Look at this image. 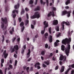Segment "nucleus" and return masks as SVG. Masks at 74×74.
I'll return each instance as SVG.
<instances>
[{
	"label": "nucleus",
	"instance_id": "obj_1",
	"mask_svg": "<svg viewBox=\"0 0 74 74\" xmlns=\"http://www.w3.org/2000/svg\"><path fill=\"white\" fill-rule=\"evenodd\" d=\"M71 49V45L70 44L68 45V47L65 48V53L67 56H69V53H70V50Z\"/></svg>",
	"mask_w": 74,
	"mask_h": 74
},
{
	"label": "nucleus",
	"instance_id": "obj_2",
	"mask_svg": "<svg viewBox=\"0 0 74 74\" xmlns=\"http://www.w3.org/2000/svg\"><path fill=\"white\" fill-rule=\"evenodd\" d=\"M44 25L45 26L44 27L43 30H42L41 31V34H44L45 32V28H47V27H48L49 26L48 23H47L46 21H45L44 22Z\"/></svg>",
	"mask_w": 74,
	"mask_h": 74
},
{
	"label": "nucleus",
	"instance_id": "obj_3",
	"mask_svg": "<svg viewBox=\"0 0 74 74\" xmlns=\"http://www.w3.org/2000/svg\"><path fill=\"white\" fill-rule=\"evenodd\" d=\"M40 17V14L38 12H36L34 13V15L31 16V18L32 19H34L36 18H39Z\"/></svg>",
	"mask_w": 74,
	"mask_h": 74
},
{
	"label": "nucleus",
	"instance_id": "obj_4",
	"mask_svg": "<svg viewBox=\"0 0 74 74\" xmlns=\"http://www.w3.org/2000/svg\"><path fill=\"white\" fill-rule=\"evenodd\" d=\"M71 38H70L69 40L67 38L65 39V40H63L62 41V43L64 44L65 45H66V44H68L69 43V41L71 42Z\"/></svg>",
	"mask_w": 74,
	"mask_h": 74
},
{
	"label": "nucleus",
	"instance_id": "obj_5",
	"mask_svg": "<svg viewBox=\"0 0 74 74\" xmlns=\"http://www.w3.org/2000/svg\"><path fill=\"white\" fill-rule=\"evenodd\" d=\"M66 58L65 56H64L62 54H61L59 58L60 61H62L63 60V62H65L66 61Z\"/></svg>",
	"mask_w": 74,
	"mask_h": 74
},
{
	"label": "nucleus",
	"instance_id": "obj_6",
	"mask_svg": "<svg viewBox=\"0 0 74 74\" xmlns=\"http://www.w3.org/2000/svg\"><path fill=\"white\" fill-rule=\"evenodd\" d=\"M40 65V63L39 62L36 63L34 65V67L35 68H37L38 69H41V67L39 66Z\"/></svg>",
	"mask_w": 74,
	"mask_h": 74
},
{
	"label": "nucleus",
	"instance_id": "obj_7",
	"mask_svg": "<svg viewBox=\"0 0 74 74\" xmlns=\"http://www.w3.org/2000/svg\"><path fill=\"white\" fill-rule=\"evenodd\" d=\"M1 20L2 22L5 23V24H7L8 20L6 18H1Z\"/></svg>",
	"mask_w": 74,
	"mask_h": 74
},
{
	"label": "nucleus",
	"instance_id": "obj_8",
	"mask_svg": "<svg viewBox=\"0 0 74 74\" xmlns=\"http://www.w3.org/2000/svg\"><path fill=\"white\" fill-rule=\"evenodd\" d=\"M51 15L53 16H55L54 13V11H52V12H50L49 14H48L47 16L48 17H50Z\"/></svg>",
	"mask_w": 74,
	"mask_h": 74
},
{
	"label": "nucleus",
	"instance_id": "obj_9",
	"mask_svg": "<svg viewBox=\"0 0 74 74\" xmlns=\"http://www.w3.org/2000/svg\"><path fill=\"white\" fill-rule=\"evenodd\" d=\"M6 50H4L3 52V54L4 55V58L5 59L8 56V54L7 53H6Z\"/></svg>",
	"mask_w": 74,
	"mask_h": 74
},
{
	"label": "nucleus",
	"instance_id": "obj_10",
	"mask_svg": "<svg viewBox=\"0 0 74 74\" xmlns=\"http://www.w3.org/2000/svg\"><path fill=\"white\" fill-rule=\"evenodd\" d=\"M28 53H27V58H28L30 57V54L31 53V51L30 49L28 50Z\"/></svg>",
	"mask_w": 74,
	"mask_h": 74
},
{
	"label": "nucleus",
	"instance_id": "obj_11",
	"mask_svg": "<svg viewBox=\"0 0 74 74\" xmlns=\"http://www.w3.org/2000/svg\"><path fill=\"white\" fill-rule=\"evenodd\" d=\"M48 40L50 43H51L53 42V37L51 35H50L48 38Z\"/></svg>",
	"mask_w": 74,
	"mask_h": 74
},
{
	"label": "nucleus",
	"instance_id": "obj_12",
	"mask_svg": "<svg viewBox=\"0 0 74 74\" xmlns=\"http://www.w3.org/2000/svg\"><path fill=\"white\" fill-rule=\"evenodd\" d=\"M58 23V21L57 20H55L53 21V24L54 25H57Z\"/></svg>",
	"mask_w": 74,
	"mask_h": 74
},
{
	"label": "nucleus",
	"instance_id": "obj_13",
	"mask_svg": "<svg viewBox=\"0 0 74 74\" xmlns=\"http://www.w3.org/2000/svg\"><path fill=\"white\" fill-rule=\"evenodd\" d=\"M65 68V66H62L61 67V70H60V72L63 73V72H64Z\"/></svg>",
	"mask_w": 74,
	"mask_h": 74
},
{
	"label": "nucleus",
	"instance_id": "obj_14",
	"mask_svg": "<svg viewBox=\"0 0 74 74\" xmlns=\"http://www.w3.org/2000/svg\"><path fill=\"white\" fill-rule=\"evenodd\" d=\"M40 7L39 6H38L36 8L34 9V11H40Z\"/></svg>",
	"mask_w": 74,
	"mask_h": 74
},
{
	"label": "nucleus",
	"instance_id": "obj_15",
	"mask_svg": "<svg viewBox=\"0 0 74 74\" xmlns=\"http://www.w3.org/2000/svg\"><path fill=\"white\" fill-rule=\"evenodd\" d=\"M13 48L16 51L18 50L19 49L18 46V45H15L14 46Z\"/></svg>",
	"mask_w": 74,
	"mask_h": 74
},
{
	"label": "nucleus",
	"instance_id": "obj_16",
	"mask_svg": "<svg viewBox=\"0 0 74 74\" xmlns=\"http://www.w3.org/2000/svg\"><path fill=\"white\" fill-rule=\"evenodd\" d=\"M20 4L19 3H17V5H15L14 8L15 9H17L19 8Z\"/></svg>",
	"mask_w": 74,
	"mask_h": 74
},
{
	"label": "nucleus",
	"instance_id": "obj_17",
	"mask_svg": "<svg viewBox=\"0 0 74 74\" xmlns=\"http://www.w3.org/2000/svg\"><path fill=\"white\" fill-rule=\"evenodd\" d=\"M61 49L62 51H64L65 50V46L63 45H62L61 46Z\"/></svg>",
	"mask_w": 74,
	"mask_h": 74
},
{
	"label": "nucleus",
	"instance_id": "obj_18",
	"mask_svg": "<svg viewBox=\"0 0 74 74\" xmlns=\"http://www.w3.org/2000/svg\"><path fill=\"white\" fill-rule=\"evenodd\" d=\"M63 24H65V23L66 25H67V26H69L70 25V24L69 22H65V21H63L62 22Z\"/></svg>",
	"mask_w": 74,
	"mask_h": 74
},
{
	"label": "nucleus",
	"instance_id": "obj_19",
	"mask_svg": "<svg viewBox=\"0 0 74 74\" xmlns=\"http://www.w3.org/2000/svg\"><path fill=\"white\" fill-rule=\"evenodd\" d=\"M68 13V12L67 11H62V14L63 15H64Z\"/></svg>",
	"mask_w": 74,
	"mask_h": 74
},
{
	"label": "nucleus",
	"instance_id": "obj_20",
	"mask_svg": "<svg viewBox=\"0 0 74 74\" xmlns=\"http://www.w3.org/2000/svg\"><path fill=\"white\" fill-rule=\"evenodd\" d=\"M6 27H5L3 29V30H5V32H4V35H5L7 33V30L6 29Z\"/></svg>",
	"mask_w": 74,
	"mask_h": 74
},
{
	"label": "nucleus",
	"instance_id": "obj_21",
	"mask_svg": "<svg viewBox=\"0 0 74 74\" xmlns=\"http://www.w3.org/2000/svg\"><path fill=\"white\" fill-rule=\"evenodd\" d=\"M69 69L71 68V69H72L71 67L72 68H74V64H71L70 65H69Z\"/></svg>",
	"mask_w": 74,
	"mask_h": 74
},
{
	"label": "nucleus",
	"instance_id": "obj_22",
	"mask_svg": "<svg viewBox=\"0 0 74 74\" xmlns=\"http://www.w3.org/2000/svg\"><path fill=\"white\" fill-rule=\"evenodd\" d=\"M4 24L3 23H1V29H3L4 28Z\"/></svg>",
	"mask_w": 74,
	"mask_h": 74
},
{
	"label": "nucleus",
	"instance_id": "obj_23",
	"mask_svg": "<svg viewBox=\"0 0 74 74\" xmlns=\"http://www.w3.org/2000/svg\"><path fill=\"white\" fill-rule=\"evenodd\" d=\"M24 25V23L23 22H21L20 24V25L21 27H23Z\"/></svg>",
	"mask_w": 74,
	"mask_h": 74
},
{
	"label": "nucleus",
	"instance_id": "obj_24",
	"mask_svg": "<svg viewBox=\"0 0 74 74\" xmlns=\"http://www.w3.org/2000/svg\"><path fill=\"white\" fill-rule=\"evenodd\" d=\"M71 1L70 0H67L66 1L65 3L66 5H68L69 3H70Z\"/></svg>",
	"mask_w": 74,
	"mask_h": 74
},
{
	"label": "nucleus",
	"instance_id": "obj_25",
	"mask_svg": "<svg viewBox=\"0 0 74 74\" xmlns=\"http://www.w3.org/2000/svg\"><path fill=\"white\" fill-rule=\"evenodd\" d=\"M71 69V68H69L67 69V70L65 72V74H68L69 71Z\"/></svg>",
	"mask_w": 74,
	"mask_h": 74
},
{
	"label": "nucleus",
	"instance_id": "obj_26",
	"mask_svg": "<svg viewBox=\"0 0 74 74\" xmlns=\"http://www.w3.org/2000/svg\"><path fill=\"white\" fill-rule=\"evenodd\" d=\"M2 37L3 38V39H2V40H1L2 42V43H3L5 40V36L4 35H3L2 36Z\"/></svg>",
	"mask_w": 74,
	"mask_h": 74
},
{
	"label": "nucleus",
	"instance_id": "obj_27",
	"mask_svg": "<svg viewBox=\"0 0 74 74\" xmlns=\"http://www.w3.org/2000/svg\"><path fill=\"white\" fill-rule=\"evenodd\" d=\"M55 29L56 31H57V32H58V31H59V26H56L55 27Z\"/></svg>",
	"mask_w": 74,
	"mask_h": 74
},
{
	"label": "nucleus",
	"instance_id": "obj_28",
	"mask_svg": "<svg viewBox=\"0 0 74 74\" xmlns=\"http://www.w3.org/2000/svg\"><path fill=\"white\" fill-rule=\"evenodd\" d=\"M29 23V21L28 20H26L25 21V26H27L28 24Z\"/></svg>",
	"mask_w": 74,
	"mask_h": 74
},
{
	"label": "nucleus",
	"instance_id": "obj_29",
	"mask_svg": "<svg viewBox=\"0 0 74 74\" xmlns=\"http://www.w3.org/2000/svg\"><path fill=\"white\" fill-rule=\"evenodd\" d=\"M45 51H43L41 52V54L42 56H44L45 54Z\"/></svg>",
	"mask_w": 74,
	"mask_h": 74
},
{
	"label": "nucleus",
	"instance_id": "obj_30",
	"mask_svg": "<svg viewBox=\"0 0 74 74\" xmlns=\"http://www.w3.org/2000/svg\"><path fill=\"white\" fill-rule=\"evenodd\" d=\"M18 10H14L13 12H12V13L14 14L16 12L17 13H18Z\"/></svg>",
	"mask_w": 74,
	"mask_h": 74
},
{
	"label": "nucleus",
	"instance_id": "obj_31",
	"mask_svg": "<svg viewBox=\"0 0 74 74\" xmlns=\"http://www.w3.org/2000/svg\"><path fill=\"white\" fill-rule=\"evenodd\" d=\"M45 64H47V65H49L50 64V62L49 61H45L44 62Z\"/></svg>",
	"mask_w": 74,
	"mask_h": 74
},
{
	"label": "nucleus",
	"instance_id": "obj_32",
	"mask_svg": "<svg viewBox=\"0 0 74 74\" xmlns=\"http://www.w3.org/2000/svg\"><path fill=\"white\" fill-rule=\"evenodd\" d=\"M61 25L62 26V30H64V25L63 23H61Z\"/></svg>",
	"mask_w": 74,
	"mask_h": 74
},
{
	"label": "nucleus",
	"instance_id": "obj_33",
	"mask_svg": "<svg viewBox=\"0 0 74 74\" xmlns=\"http://www.w3.org/2000/svg\"><path fill=\"white\" fill-rule=\"evenodd\" d=\"M61 35V33H58V34H57L56 35L57 37V38H58V37H60V36Z\"/></svg>",
	"mask_w": 74,
	"mask_h": 74
},
{
	"label": "nucleus",
	"instance_id": "obj_34",
	"mask_svg": "<svg viewBox=\"0 0 74 74\" xmlns=\"http://www.w3.org/2000/svg\"><path fill=\"white\" fill-rule=\"evenodd\" d=\"M25 26H23V27H21V32H23L24 29H25Z\"/></svg>",
	"mask_w": 74,
	"mask_h": 74
},
{
	"label": "nucleus",
	"instance_id": "obj_35",
	"mask_svg": "<svg viewBox=\"0 0 74 74\" xmlns=\"http://www.w3.org/2000/svg\"><path fill=\"white\" fill-rule=\"evenodd\" d=\"M48 34L47 33H46L45 35V38H47V36H48Z\"/></svg>",
	"mask_w": 74,
	"mask_h": 74
},
{
	"label": "nucleus",
	"instance_id": "obj_36",
	"mask_svg": "<svg viewBox=\"0 0 74 74\" xmlns=\"http://www.w3.org/2000/svg\"><path fill=\"white\" fill-rule=\"evenodd\" d=\"M58 44H59V43H58L57 42H55L54 43V45L55 47H57L58 46Z\"/></svg>",
	"mask_w": 74,
	"mask_h": 74
},
{
	"label": "nucleus",
	"instance_id": "obj_37",
	"mask_svg": "<svg viewBox=\"0 0 74 74\" xmlns=\"http://www.w3.org/2000/svg\"><path fill=\"white\" fill-rule=\"evenodd\" d=\"M10 42H11V41L10 40H10L8 39L6 40V42L7 43H10Z\"/></svg>",
	"mask_w": 74,
	"mask_h": 74
},
{
	"label": "nucleus",
	"instance_id": "obj_38",
	"mask_svg": "<svg viewBox=\"0 0 74 74\" xmlns=\"http://www.w3.org/2000/svg\"><path fill=\"white\" fill-rule=\"evenodd\" d=\"M51 27H50L49 28V32L50 33V34H51Z\"/></svg>",
	"mask_w": 74,
	"mask_h": 74
},
{
	"label": "nucleus",
	"instance_id": "obj_39",
	"mask_svg": "<svg viewBox=\"0 0 74 74\" xmlns=\"http://www.w3.org/2000/svg\"><path fill=\"white\" fill-rule=\"evenodd\" d=\"M16 39V37H14L12 39V42H14Z\"/></svg>",
	"mask_w": 74,
	"mask_h": 74
},
{
	"label": "nucleus",
	"instance_id": "obj_40",
	"mask_svg": "<svg viewBox=\"0 0 74 74\" xmlns=\"http://www.w3.org/2000/svg\"><path fill=\"white\" fill-rule=\"evenodd\" d=\"M24 51H25V50L24 49H23L22 48V50L21 51V53L22 54H23Z\"/></svg>",
	"mask_w": 74,
	"mask_h": 74
},
{
	"label": "nucleus",
	"instance_id": "obj_41",
	"mask_svg": "<svg viewBox=\"0 0 74 74\" xmlns=\"http://www.w3.org/2000/svg\"><path fill=\"white\" fill-rule=\"evenodd\" d=\"M34 3V1L32 0H30L29 2V4H32Z\"/></svg>",
	"mask_w": 74,
	"mask_h": 74
},
{
	"label": "nucleus",
	"instance_id": "obj_42",
	"mask_svg": "<svg viewBox=\"0 0 74 74\" xmlns=\"http://www.w3.org/2000/svg\"><path fill=\"white\" fill-rule=\"evenodd\" d=\"M15 51V50L14 49V48H12L11 51V53H13Z\"/></svg>",
	"mask_w": 74,
	"mask_h": 74
},
{
	"label": "nucleus",
	"instance_id": "obj_43",
	"mask_svg": "<svg viewBox=\"0 0 74 74\" xmlns=\"http://www.w3.org/2000/svg\"><path fill=\"white\" fill-rule=\"evenodd\" d=\"M17 62H18L16 60H15V63H14V66H16L17 64Z\"/></svg>",
	"mask_w": 74,
	"mask_h": 74
},
{
	"label": "nucleus",
	"instance_id": "obj_44",
	"mask_svg": "<svg viewBox=\"0 0 74 74\" xmlns=\"http://www.w3.org/2000/svg\"><path fill=\"white\" fill-rule=\"evenodd\" d=\"M18 20L19 22H21L22 21V19L21 17H19L18 18Z\"/></svg>",
	"mask_w": 74,
	"mask_h": 74
},
{
	"label": "nucleus",
	"instance_id": "obj_45",
	"mask_svg": "<svg viewBox=\"0 0 74 74\" xmlns=\"http://www.w3.org/2000/svg\"><path fill=\"white\" fill-rule=\"evenodd\" d=\"M67 14H68V17H69L71 16V13H70V12H68V13H67Z\"/></svg>",
	"mask_w": 74,
	"mask_h": 74
},
{
	"label": "nucleus",
	"instance_id": "obj_46",
	"mask_svg": "<svg viewBox=\"0 0 74 74\" xmlns=\"http://www.w3.org/2000/svg\"><path fill=\"white\" fill-rule=\"evenodd\" d=\"M1 63L3 64L4 62V60L3 59H1Z\"/></svg>",
	"mask_w": 74,
	"mask_h": 74
},
{
	"label": "nucleus",
	"instance_id": "obj_47",
	"mask_svg": "<svg viewBox=\"0 0 74 74\" xmlns=\"http://www.w3.org/2000/svg\"><path fill=\"white\" fill-rule=\"evenodd\" d=\"M59 68V66H57L55 68V70H56L58 69Z\"/></svg>",
	"mask_w": 74,
	"mask_h": 74
},
{
	"label": "nucleus",
	"instance_id": "obj_48",
	"mask_svg": "<svg viewBox=\"0 0 74 74\" xmlns=\"http://www.w3.org/2000/svg\"><path fill=\"white\" fill-rule=\"evenodd\" d=\"M9 67L10 68V69H13L12 66L11 64H9Z\"/></svg>",
	"mask_w": 74,
	"mask_h": 74
},
{
	"label": "nucleus",
	"instance_id": "obj_49",
	"mask_svg": "<svg viewBox=\"0 0 74 74\" xmlns=\"http://www.w3.org/2000/svg\"><path fill=\"white\" fill-rule=\"evenodd\" d=\"M24 12H25V10H22L21 12V14H24Z\"/></svg>",
	"mask_w": 74,
	"mask_h": 74
},
{
	"label": "nucleus",
	"instance_id": "obj_50",
	"mask_svg": "<svg viewBox=\"0 0 74 74\" xmlns=\"http://www.w3.org/2000/svg\"><path fill=\"white\" fill-rule=\"evenodd\" d=\"M31 27L32 29H34L35 26L33 25H31Z\"/></svg>",
	"mask_w": 74,
	"mask_h": 74
},
{
	"label": "nucleus",
	"instance_id": "obj_51",
	"mask_svg": "<svg viewBox=\"0 0 74 74\" xmlns=\"http://www.w3.org/2000/svg\"><path fill=\"white\" fill-rule=\"evenodd\" d=\"M42 67H43V68H45L46 67H47V66L45 65V64H42Z\"/></svg>",
	"mask_w": 74,
	"mask_h": 74
},
{
	"label": "nucleus",
	"instance_id": "obj_52",
	"mask_svg": "<svg viewBox=\"0 0 74 74\" xmlns=\"http://www.w3.org/2000/svg\"><path fill=\"white\" fill-rule=\"evenodd\" d=\"M8 6H5V11L6 12H7L8 11Z\"/></svg>",
	"mask_w": 74,
	"mask_h": 74
},
{
	"label": "nucleus",
	"instance_id": "obj_53",
	"mask_svg": "<svg viewBox=\"0 0 74 74\" xmlns=\"http://www.w3.org/2000/svg\"><path fill=\"white\" fill-rule=\"evenodd\" d=\"M56 59V58L54 56L52 58L53 60L55 61Z\"/></svg>",
	"mask_w": 74,
	"mask_h": 74
},
{
	"label": "nucleus",
	"instance_id": "obj_54",
	"mask_svg": "<svg viewBox=\"0 0 74 74\" xmlns=\"http://www.w3.org/2000/svg\"><path fill=\"white\" fill-rule=\"evenodd\" d=\"M48 45L47 44H46L45 45V48H48Z\"/></svg>",
	"mask_w": 74,
	"mask_h": 74
},
{
	"label": "nucleus",
	"instance_id": "obj_55",
	"mask_svg": "<svg viewBox=\"0 0 74 74\" xmlns=\"http://www.w3.org/2000/svg\"><path fill=\"white\" fill-rule=\"evenodd\" d=\"M32 59V58L31 57V58H29L27 60V61L28 62H30Z\"/></svg>",
	"mask_w": 74,
	"mask_h": 74
},
{
	"label": "nucleus",
	"instance_id": "obj_56",
	"mask_svg": "<svg viewBox=\"0 0 74 74\" xmlns=\"http://www.w3.org/2000/svg\"><path fill=\"white\" fill-rule=\"evenodd\" d=\"M53 53H51L50 54V55L49 56V57H52L53 56Z\"/></svg>",
	"mask_w": 74,
	"mask_h": 74
},
{
	"label": "nucleus",
	"instance_id": "obj_57",
	"mask_svg": "<svg viewBox=\"0 0 74 74\" xmlns=\"http://www.w3.org/2000/svg\"><path fill=\"white\" fill-rule=\"evenodd\" d=\"M62 64L63 62L62 61H60L59 62V64L61 66H62Z\"/></svg>",
	"mask_w": 74,
	"mask_h": 74
},
{
	"label": "nucleus",
	"instance_id": "obj_58",
	"mask_svg": "<svg viewBox=\"0 0 74 74\" xmlns=\"http://www.w3.org/2000/svg\"><path fill=\"white\" fill-rule=\"evenodd\" d=\"M16 14H14L13 15V18H15L16 16Z\"/></svg>",
	"mask_w": 74,
	"mask_h": 74
},
{
	"label": "nucleus",
	"instance_id": "obj_59",
	"mask_svg": "<svg viewBox=\"0 0 74 74\" xmlns=\"http://www.w3.org/2000/svg\"><path fill=\"white\" fill-rule=\"evenodd\" d=\"M33 70V67L32 66L30 67V71H32Z\"/></svg>",
	"mask_w": 74,
	"mask_h": 74
},
{
	"label": "nucleus",
	"instance_id": "obj_60",
	"mask_svg": "<svg viewBox=\"0 0 74 74\" xmlns=\"http://www.w3.org/2000/svg\"><path fill=\"white\" fill-rule=\"evenodd\" d=\"M14 58H16L17 56L16 53H14Z\"/></svg>",
	"mask_w": 74,
	"mask_h": 74
},
{
	"label": "nucleus",
	"instance_id": "obj_61",
	"mask_svg": "<svg viewBox=\"0 0 74 74\" xmlns=\"http://www.w3.org/2000/svg\"><path fill=\"white\" fill-rule=\"evenodd\" d=\"M46 0V1L47 5H48L49 3V0Z\"/></svg>",
	"mask_w": 74,
	"mask_h": 74
},
{
	"label": "nucleus",
	"instance_id": "obj_62",
	"mask_svg": "<svg viewBox=\"0 0 74 74\" xmlns=\"http://www.w3.org/2000/svg\"><path fill=\"white\" fill-rule=\"evenodd\" d=\"M26 16H27V19H29V15L28 14H26Z\"/></svg>",
	"mask_w": 74,
	"mask_h": 74
},
{
	"label": "nucleus",
	"instance_id": "obj_63",
	"mask_svg": "<svg viewBox=\"0 0 74 74\" xmlns=\"http://www.w3.org/2000/svg\"><path fill=\"white\" fill-rule=\"evenodd\" d=\"M25 10L27 12L29 10V9L27 8H25Z\"/></svg>",
	"mask_w": 74,
	"mask_h": 74
},
{
	"label": "nucleus",
	"instance_id": "obj_64",
	"mask_svg": "<svg viewBox=\"0 0 74 74\" xmlns=\"http://www.w3.org/2000/svg\"><path fill=\"white\" fill-rule=\"evenodd\" d=\"M74 73V70H73L71 71V74H73Z\"/></svg>",
	"mask_w": 74,
	"mask_h": 74
}]
</instances>
